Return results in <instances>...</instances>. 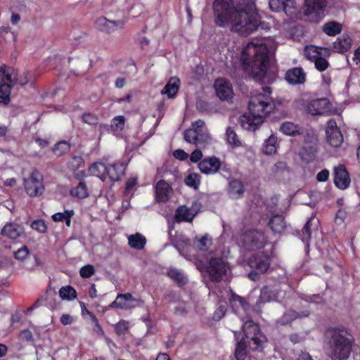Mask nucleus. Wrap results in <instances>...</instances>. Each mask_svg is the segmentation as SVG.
Instances as JSON below:
<instances>
[{"label": "nucleus", "mask_w": 360, "mask_h": 360, "mask_svg": "<svg viewBox=\"0 0 360 360\" xmlns=\"http://www.w3.org/2000/svg\"><path fill=\"white\" fill-rule=\"evenodd\" d=\"M214 22L216 25L229 28L232 32L247 37L261 27L264 22L249 0H214L212 4Z\"/></svg>", "instance_id": "f257e3e1"}, {"label": "nucleus", "mask_w": 360, "mask_h": 360, "mask_svg": "<svg viewBox=\"0 0 360 360\" xmlns=\"http://www.w3.org/2000/svg\"><path fill=\"white\" fill-rule=\"evenodd\" d=\"M355 340L350 329L342 326H329L323 334V347L331 360H348Z\"/></svg>", "instance_id": "f03ea898"}, {"label": "nucleus", "mask_w": 360, "mask_h": 360, "mask_svg": "<svg viewBox=\"0 0 360 360\" xmlns=\"http://www.w3.org/2000/svg\"><path fill=\"white\" fill-rule=\"evenodd\" d=\"M241 61L245 70L255 81L264 82L269 63V51L265 44L248 43L243 49Z\"/></svg>", "instance_id": "7ed1b4c3"}, {"label": "nucleus", "mask_w": 360, "mask_h": 360, "mask_svg": "<svg viewBox=\"0 0 360 360\" xmlns=\"http://www.w3.org/2000/svg\"><path fill=\"white\" fill-rule=\"evenodd\" d=\"M273 108L274 103L269 96L259 94L252 97L249 102V110L252 119L244 116L240 122L242 127L248 131H255Z\"/></svg>", "instance_id": "20e7f679"}, {"label": "nucleus", "mask_w": 360, "mask_h": 360, "mask_svg": "<svg viewBox=\"0 0 360 360\" xmlns=\"http://www.w3.org/2000/svg\"><path fill=\"white\" fill-rule=\"evenodd\" d=\"M242 328L244 333V338L246 342H248V347L252 351L261 352L264 349V344L267 339L261 331L258 324L252 320L242 319Z\"/></svg>", "instance_id": "39448f33"}, {"label": "nucleus", "mask_w": 360, "mask_h": 360, "mask_svg": "<svg viewBox=\"0 0 360 360\" xmlns=\"http://www.w3.org/2000/svg\"><path fill=\"white\" fill-rule=\"evenodd\" d=\"M326 6V0H305L303 10L305 20L310 22H319L325 15Z\"/></svg>", "instance_id": "423d86ee"}, {"label": "nucleus", "mask_w": 360, "mask_h": 360, "mask_svg": "<svg viewBox=\"0 0 360 360\" xmlns=\"http://www.w3.org/2000/svg\"><path fill=\"white\" fill-rule=\"evenodd\" d=\"M240 242L245 249L255 250L262 248L264 246L266 238L261 231L248 230L241 234Z\"/></svg>", "instance_id": "0eeeda50"}, {"label": "nucleus", "mask_w": 360, "mask_h": 360, "mask_svg": "<svg viewBox=\"0 0 360 360\" xmlns=\"http://www.w3.org/2000/svg\"><path fill=\"white\" fill-rule=\"evenodd\" d=\"M229 270L228 264L220 257H212L206 267L210 280L217 283L224 279Z\"/></svg>", "instance_id": "6e6552de"}, {"label": "nucleus", "mask_w": 360, "mask_h": 360, "mask_svg": "<svg viewBox=\"0 0 360 360\" xmlns=\"http://www.w3.org/2000/svg\"><path fill=\"white\" fill-rule=\"evenodd\" d=\"M24 186L26 193L30 197L42 195L44 191L43 176L36 169H34L29 178L24 179Z\"/></svg>", "instance_id": "1a4fd4ad"}, {"label": "nucleus", "mask_w": 360, "mask_h": 360, "mask_svg": "<svg viewBox=\"0 0 360 360\" xmlns=\"http://www.w3.org/2000/svg\"><path fill=\"white\" fill-rule=\"evenodd\" d=\"M317 137L313 134L309 135L307 134L300 151L301 158L304 161L311 162L315 159L317 152Z\"/></svg>", "instance_id": "9d476101"}, {"label": "nucleus", "mask_w": 360, "mask_h": 360, "mask_svg": "<svg viewBox=\"0 0 360 360\" xmlns=\"http://www.w3.org/2000/svg\"><path fill=\"white\" fill-rule=\"evenodd\" d=\"M327 142L333 147H339L343 142L342 134L334 120H330L326 129Z\"/></svg>", "instance_id": "9b49d317"}, {"label": "nucleus", "mask_w": 360, "mask_h": 360, "mask_svg": "<svg viewBox=\"0 0 360 360\" xmlns=\"http://www.w3.org/2000/svg\"><path fill=\"white\" fill-rule=\"evenodd\" d=\"M196 133L195 131L186 130L184 134L185 141L202 148L210 143L211 136L207 131Z\"/></svg>", "instance_id": "f8f14e48"}, {"label": "nucleus", "mask_w": 360, "mask_h": 360, "mask_svg": "<svg viewBox=\"0 0 360 360\" xmlns=\"http://www.w3.org/2000/svg\"><path fill=\"white\" fill-rule=\"evenodd\" d=\"M124 24L125 22L123 20H110L105 17H100L95 22L96 29L106 34H110L117 30L122 29Z\"/></svg>", "instance_id": "ddd939ff"}, {"label": "nucleus", "mask_w": 360, "mask_h": 360, "mask_svg": "<svg viewBox=\"0 0 360 360\" xmlns=\"http://www.w3.org/2000/svg\"><path fill=\"white\" fill-rule=\"evenodd\" d=\"M334 183L335 186L342 190L347 188L350 184L349 173L343 165H339L334 169Z\"/></svg>", "instance_id": "4468645a"}, {"label": "nucleus", "mask_w": 360, "mask_h": 360, "mask_svg": "<svg viewBox=\"0 0 360 360\" xmlns=\"http://www.w3.org/2000/svg\"><path fill=\"white\" fill-rule=\"evenodd\" d=\"M229 302L231 305V312L233 314H241L247 312L250 309V304L246 300L231 291Z\"/></svg>", "instance_id": "2eb2a0df"}, {"label": "nucleus", "mask_w": 360, "mask_h": 360, "mask_svg": "<svg viewBox=\"0 0 360 360\" xmlns=\"http://www.w3.org/2000/svg\"><path fill=\"white\" fill-rule=\"evenodd\" d=\"M221 165L220 160L217 157L205 158L198 164V168L202 173L206 174L217 173Z\"/></svg>", "instance_id": "dca6fc26"}, {"label": "nucleus", "mask_w": 360, "mask_h": 360, "mask_svg": "<svg viewBox=\"0 0 360 360\" xmlns=\"http://www.w3.org/2000/svg\"><path fill=\"white\" fill-rule=\"evenodd\" d=\"M217 96L222 101H229L233 96V91L229 82L223 79H217L214 83Z\"/></svg>", "instance_id": "f3484780"}, {"label": "nucleus", "mask_w": 360, "mask_h": 360, "mask_svg": "<svg viewBox=\"0 0 360 360\" xmlns=\"http://www.w3.org/2000/svg\"><path fill=\"white\" fill-rule=\"evenodd\" d=\"M270 257L268 255H254L250 259V266L255 269L257 273H265L270 266Z\"/></svg>", "instance_id": "a211bd4d"}, {"label": "nucleus", "mask_w": 360, "mask_h": 360, "mask_svg": "<svg viewBox=\"0 0 360 360\" xmlns=\"http://www.w3.org/2000/svg\"><path fill=\"white\" fill-rule=\"evenodd\" d=\"M285 79L290 84H302L306 81V74L301 68H292L285 72Z\"/></svg>", "instance_id": "6ab92c4d"}, {"label": "nucleus", "mask_w": 360, "mask_h": 360, "mask_svg": "<svg viewBox=\"0 0 360 360\" xmlns=\"http://www.w3.org/2000/svg\"><path fill=\"white\" fill-rule=\"evenodd\" d=\"M172 188L165 180L159 181L155 186V199L157 202H166L169 200Z\"/></svg>", "instance_id": "aec40b11"}, {"label": "nucleus", "mask_w": 360, "mask_h": 360, "mask_svg": "<svg viewBox=\"0 0 360 360\" xmlns=\"http://www.w3.org/2000/svg\"><path fill=\"white\" fill-rule=\"evenodd\" d=\"M329 108V102L326 98L313 100L307 105V110L314 115H322Z\"/></svg>", "instance_id": "412c9836"}, {"label": "nucleus", "mask_w": 360, "mask_h": 360, "mask_svg": "<svg viewBox=\"0 0 360 360\" xmlns=\"http://www.w3.org/2000/svg\"><path fill=\"white\" fill-rule=\"evenodd\" d=\"M0 82H6L8 84L13 87L18 82L17 72L12 68L3 65L0 67Z\"/></svg>", "instance_id": "4be33fe9"}, {"label": "nucleus", "mask_w": 360, "mask_h": 360, "mask_svg": "<svg viewBox=\"0 0 360 360\" xmlns=\"http://www.w3.org/2000/svg\"><path fill=\"white\" fill-rule=\"evenodd\" d=\"M24 233L22 226L13 223L6 224L1 229V234L11 239H16Z\"/></svg>", "instance_id": "5701e85b"}, {"label": "nucleus", "mask_w": 360, "mask_h": 360, "mask_svg": "<svg viewBox=\"0 0 360 360\" xmlns=\"http://www.w3.org/2000/svg\"><path fill=\"white\" fill-rule=\"evenodd\" d=\"M124 174V168L122 164L116 162L106 165L105 175L111 181H116L121 179Z\"/></svg>", "instance_id": "b1692460"}, {"label": "nucleus", "mask_w": 360, "mask_h": 360, "mask_svg": "<svg viewBox=\"0 0 360 360\" xmlns=\"http://www.w3.org/2000/svg\"><path fill=\"white\" fill-rule=\"evenodd\" d=\"M134 301L130 293L120 294L112 302V306L120 309H129L134 306Z\"/></svg>", "instance_id": "393cba45"}, {"label": "nucleus", "mask_w": 360, "mask_h": 360, "mask_svg": "<svg viewBox=\"0 0 360 360\" xmlns=\"http://www.w3.org/2000/svg\"><path fill=\"white\" fill-rule=\"evenodd\" d=\"M229 195L233 198H240L244 193V186L241 181L233 179L230 181L228 188Z\"/></svg>", "instance_id": "a878e982"}, {"label": "nucleus", "mask_w": 360, "mask_h": 360, "mask_svg": "<svg viewBox=\"0 0 360 360\" xmlns=\"http://www.w3.org/2000/svg\"><path fill=\"white\" fill-rule=\"evenodd\" d=\"M195 217V214H193L191 209L185 205L180 206L177 208L175 212V221L176 222L181 221H192Z\"/></svg>", "instance_id": "bb28decb"}, {"label": "nucleus", "mask_w": 360, "mask_h": 360, "mask_svg": "<svg viewBox=\"0 0 360 360\" xmlns=\"http://www.w3.org/2000/svg\"><path fill=\"white\" fill-rule=\"evenodd\" d=\"M268 225L275 233H281L286 226L284 217L280 214L274 215Z\"/></svg>", "instance_id": "cd10ccee"}, {"label": "nucleus", "mask_w": 360, "mask_h": 360, "mask_svg": "<svg viewBox=\"0 0 360 360\" xmlns=\"http://www.w3.org/2000/svg\"><path fill=\"white\" fill-rule=\"evenodd\" d=\"M70 195L78 199H84L89 196V189L84 181H80L77 186L70 191Z\"/></svg>", "instance_id": "c85d7f7f"}, {"label": "nucleus", "mask_w": 360, "mask_h": 360, "mask_svg": "<svg viewBox=\"0 0 360 360\" xmlns=\"http://www.w3.org/2000/svg\"><path fill=\"white\" fill-rule=\"evenodd\" d=\"M179 82L180 80L179 78L172 77L163 88L161 93L162 94H167L168 98H173L178 92Z\"/></svg>", "instance_id": "c756f323"}, {"label": "nucleus", "mask_w": 360, "mask_h": 360, "mask_svg": "<svg viewBox=\"0 0 360 360\" xmlns=\"http://www.w3.org/2000/svg\"><path fill=\"white\" fill-rule=\"evenodd\" d=\"M342 25L337 21H329L326 22L323 27V32L328 36H335L342 32Z\"/></svg>", "instance_id": "7c9ffc66"}, {"label": "nucleus", "mask_w": 360, "mask_h": 360, "mask_svg": "<svg viewBox=\"0 0 360 360\" xmlns=\"http://www.w3.org/2000/svg\"><path fill=\"white\" fill-rule=\"evenodd\" d=\"M128 240L129 246L136 250L143 249L146 243V238L139 233L129 236Z\"/></svg>", "instance_id": "2f4dec72"}, {"label": "nucleus", "mask_w": 360, "mask_h": 360, "mask_svg": "<svg viewBox=\"0 0 360 360\" xmlns=\"http://www.w3.org/2000/svg\"><path fill=\"white\" fill-rule=\"evenodd\" d=\"M352 45V39L349 37H343L338 38L333 43V49L338 53H344L347 51Z\"/></svg>", "instance_id": "473e14b6"}, {"label": "nucleus", "mask_w": 360, "mask_h": 360, "mask_svg": "<svg viewBox=\"0 0 360 360\" xmlns=\"http://www.w3.org/2000/svg\"><path fill=\"white\" fill-rule=\"evenodd\" d=\"M106 165L102 162H94L89 168L91 175L99 177L102 181L106 179Z\"/></svg>", "instance_id": "72a5a7b5"}, {"label": "nucleus", "mask_w": 360, "mask_h": 360, "mask_svg": "<svg viewBox=\"0 0 360 360\" xmlns=\"http://www.w3.org/2000/svg\"><path fill=\"white\" fill-rule=\"evenodd\" d=\"M280 130L288 136H296L302 134V129L291 122H285L281 127Z\"/></svg>", "instance_id": "f704fd0d"}, {"label": "nucleus", "mask_w": 360, "mask_h": 360, "mask_svg": "<svg viewBox=\"0 0 360 360\" xmlns=\"http://www.w3.org/2000/svg\"><path fill=\"white\" fill-rule=\"evenodd\" d=\"M276 290L269 286H264L261 290L260 296L258 302H267L276 300L277 299Z\"/></svg>", "instance_id": "c9c22d12"}, {"label": "nucleus", "mask_w": 360, "mask_h": 360, "mask_svg": "<svg viewBox=\"0 0 360 360\" xmlns=\"http://www.w3.org/2000/svg\"><path fill=\"white\" fill-rule=\"evenodd\" d=\"M167 275L179 286L184 285L188 282V279L184 274L176 269H169L168 270Z\"/></svg>", "instance_id": "e433bc0d"}, {"label": "nucleus", "mask_w": 360, "mask_h": 360, "mask_svg": "<svg viewBox=\"0 0 360 360\" xmlns=\"http://www.w3.org/2000/svg\"><path fill=\"white\" fill-rule=\"evenodd\" d=\"M285 15L290 18L296 17L298 12L297 4L295 0H284L283 8H282Z\"/></svg>", "instance_id": "4c0bfd02"}, {"label": "nucleus", "mask_w": 360, "mask_h": 360, "mask_svg": "<svg viewBox=\"0 0 360 360\" xmlns=\"http://www.w3.org/2000/svg\"><path fill=\"white\" fill-rule=\"evenodd\" d=\"M247 342L245 338L244 337L237 342L236 350H235V357L236 360H245L247 356Z\"/></svg>", "instance_id": "58836bf2"}, {"label": "nucleus", "mask_w": 360, "mask_h": 360, "mask_svg": "<svg viewBox=\"0 0 360 360\" xmlns=\"http://www.w3.org/2000/svg\"><path fill=\"white\" fill-rule=\"evenodd\" d=\"M322 50L323 49H319L314 46H307L304 50V54L307 59L314 61L322 54L321 51H320ZM323 50L327 51L326 49H323Z\"/></svg>", "instance_id": "ea45409f"}, {"label": "nucleus", "mask_w": 360, "mask_h": 360, "mask_svg": "<svg viewBox=\"0 0 360 360\" xmlns=\"http://www.w3.org/2000/svg\"><path fill=\"white\" fill-rule=\"evenodd\" d=\"M59 296L63 300H73L77 297V292L71 285H65L59 290Z\"/></svg>", "instance_id": "a19ab883"}, {"label": "nucleus", "mask_w": 360, "mask_h": 360, "mask_svg": "<svg viewBox=\"0 0 360 360\" xmlns=\"http://www.w3.org/2000/svg\"><path fill=\"white\" fill-rule=\"evenodd\" d=\"M277 138L271 135L265 141L264 153L266 155H272L277 150Z\"/></svg>", "instance_id": "79ce46f5"}, {"label": "nucleus", "mask_w": 360, "mask_h": 360, "mask_svg": "<svg viewBox=\"0 0 360 360\" xmlns=\"http://www.w3.org/2000/svg\"><path fill=\"white\" fill-rule=\"evenodd\" d=\"M12 87L6 82H0V102L8 104L10 102L11 90Z\"/></svg>", "instance_id": "37998d69"}, {"label": "nucleus", "mask_w": 360, "mask_h": 360, "mask_svg": "<svg viewBox=\"0 0 360 360\" xmlns=\"http://www.w3.org/2000/svg\"><path fill=\"white\" fill-rule=\"evenodd\" d=\"M211 244L210 240L207 238V235L203 236L200 238H195L193 240L194 248L200 251H205L208 249L209 245Z\"/></svg>", "instance_id": "c03bdc74"}, {"label": "nucleus", "mask_w": 360, "mask_h": 360, "mask_svg": "<svg viewBox=\"0 0 360 360\" xmlns=\"http://www.w3.org/2000/svg\"><path fill=\"white\" fill-rule=\"evenodd\" d=\"M226 140L229 144L233 147H238L241 145L238 135L233 127H228L226 129Z\"/></svg>", "instance_id": "a18cd8bd"}, {"label": "nucleus", "mask_w": 360, "mask_h": 360, "mask_svg": "<svg viewBox=\"0 0 360 360\" xmlns=\"http://www.w3.org/2000/svg\"><path fill=\"white\" fill-rule=\"evenodd\" d=\"M70 150V145L66 141H60L56 143L53 151L57 156H62L69 152Z\"/></svg>", "instance_id": "49530a36"}, {"label": "nucleus", "mask_w": 360, "mask_h": 360, "mask_svg": "<svg viewBox=\"0 0 360 360\" xmlns=\"http://www.w3.org/2000/svg\"><path fill=\"white\" fill-rule=\"evenodd\" d=\"M184 181L187 186L197 190L200 184V176L195 173L191 174L185 179Z\"/></svg>", "instance_id": "de8ad7c7"}, {"label": "nucleus", "mask_w": 360, "mask_h": 360, "mask_svg": "<svg viewBox=\"0 0 360 360\" xmlns=\"http://www.w3.org/2000/svg\"><path fill=\"white\" fill-rule=\"evenodd\" d=\"M272 172L276 176H280L285 172H289V167L285 162L280 161L274 165Z\"/></svg>", "instance_id": "09e8293b"}, {"label": "nucleus", "mask_w": 360, "mask_h": 360, "mask_svg": "<svg viewBox=\"0 0 360 360\" xmlns=\"http://www.w3.org/2000/svg\"><path fill=\"white\" fill-rule=\"evenodd\" d=\"M13 269V262L12 259L7 257H0V270L10 272Z\"/></svg>", "instance_id": "8fccbe9b"}, {"label": "nucleus", "mask_w": 360, "mask_h": 360, "mask_svg": "<svg viewBox=\"0 0 360 360\" xmlns=\"http://www.w3.org/2000/svg\"><path fill=\"white\" fill-rule=\"evenodd\" d=\"M31 227L32 229L42 233H46L47 231V226L45 221L42 219L33 221L31 224Z\"/></svg>", "instance_id": "3c124183"}, {"label": "nucleus", "mask_w": 360, "mask_h": 360, "mask_svg": "<svg viewBox=\"0 0 360 360\" xmlns=\"http://www.w3.org/2000/svg\"><path fill=\"white\" fill-rule=\"evenodd\" d=\"M79 274L82 278H90L95 274V269L93 265L87 264L80 269Z\"/></svg>", "instance_id": "603ef678"}, {"label": "nucleus", "mask_w": 360, "mask_h": 360, "mask_svg": "<svg viewBox=\"0 0 360 360\" xmlns=\"http://www.w3.org/2000/svg\"><path fill=\"white\" fill-rule=\"evenodd\" d=\"M314 64L316 68L321 72L326 70L329 65L328 62L321 55L314 60Z\"/></svg>", "instance_id": "864d4df0"}, {"label": "nucleus", "mask_w": 360, "mask_h": 360, "mask_svg": "<svg viewBox=\"0 0 360 360\" xmlns=\"http://www.w3.org/2000/svg\"><path fill=\"white\" fill-rule=\"evenodd\" d=\"M284 0H269V8L274 12H281L283 8Z\"/></svg>", "instance_id": "5fc2aeb1"}, {"label": "nucleus", "mask_w": 360, "mask_h": 360, "mask_svg": "<svg viewBox=\"0 0 360 360\" xmlns=\"http://www.w3.org/2000/svg\"><path fill=\"white\" fill-rule=\"evenodd\" d=\"M29 255V250L27 247L24 246L17 251L14 252V257L20 261H23Z\"/></svg>", "instance_id": "6e6d98bb"}, {"label": "nucleus", "mask_w": 360, "mask_h": 360, "mask_svg": "<svg viewBox=\"0 0 360 360\" xmlns=\"http://www.w3.org/2000/svg\"><path fill=\"white\" fill-rule=\"evenodd\" d=\"M115 328L117 334H124L129 329V322L124 320L120 321L115 325Z\"/></svg>", "instance_id": "4d7b16f0"}, {"label": "nucleus", "mask_w": 360, "mask_h": 360, "mask_svg": "<svg viewBox=\"0 0 360 360\" xmlns=\"http://www.w3.org/2000/svg\"><path fill=\"white\" fill-rule=\"evenodd\" d=\"M82 120L84 122L91 124V125H95L98 123V117L91 113H84L82 115Z\"/></svg>", "instance_id": "13d9d810"}, {"label": "nucleus", "mask_w": 360, "mask_h": 360, "mask_svg": "<svg viewBox=\"0 0 360 360\" xmlns=\"http://www.w3.org/2000/svg\"><path fill=\"white\" fill-rule=\"evenodd\" d=\"M205 123L202 120H198L192 124V128L188 129L187 130L195 131L198 133L203 132Z\"/></svg>", "instance_id": "bf43d9fd"}, {"label": "nucleus", "mask_w": 360, "mask_h": 360, "mask_svg": "<svg viewBox=\"0 0 360 360\" xmlns=\"http://www.w3.org/2000/svg\"><path fill=\"white\" fill-rule=\"evenodd\" d=\"M310 222H311V220L310 219L308 220L302 229V239L303 241L307 242L311 238V231H310V227H309Z\"/></svg>", "instance_id": "052dcab7"}, {"label": "nucleus", "mask_w": 360, "mask_h": 360, "mask_svg": "<svg viewBox=\"0 0 360 360\" xmlns=\"http://www.w3.org/2000/svg\"><path fill=\"white\" fill-rule=\"evenodd\" d=\"M19 338L20 340L27 342H32L34 340L32 333L29 329L22 330L20 333Z\"/></svg>", "instance_id": "680f3d73"}, {"label": "nucleus", "mask_w": 360, "mask_h": 360, "mask_svg": "<svg viewBox=\"0 0 360 360\" xmlns=\"http://www.w3.org/2000/svg\"><path fill=\"white\" fill-rule=\"evenodd\" d=\"M124 124V117L123 116L115 117L112 122V126L115 127L117 129H122Z\"/></svg>", "instance_id": "e2e57ef3"}, {"label": "nucleus", "mask_w": 360, "mask_h": 360, "mask_svg": "<svg viewBox=\"0 0 360 360\" xmlns=\"http://www.w3.org/2000/svg\"><path fill=\"white\" fill-rule=\"evenodd\" d=\"M41 300H37L34 304L27 309H21L18 311H16V314H27L31 312L34 309L37 308L40 306Z\"/></svg>", "instance_id": "0e129e2a"}, {"label": "nucleus", "mask_w": 360, "mask_h": 360, "mask_svg": "<svg viewBox=\"0 0 360 360\" xmlns=\"http://www.w3.org/2000/svg\"><path fill=\"white\" fill-rule=\"evenodd\" d=\"M329 176V171L328 169H323L319 172L316 175V179L318 181L323 182L328 180Z\"/></svg>", "instance_id": "69168bd1"}, {"label": "nucleus", "mask_w": 360, "mask_h": 360, "mask_svg": "<svg viewBox=\"0 0 360 360\" xmlns=\"http://www.w3.org/2000/svg\"><path fill=\"white\" fill-rule=\"evenodd\" d=\"M202 157V153L200 150L196 149L192 152L190 156V160L193 162H198Z\"/></svg>", "instance_id": "338daca9"}, {"label": "nucleus", "mask_w": 360, "mask_h": 360, "mask_svg": "<svg viewBox=\"0 0 360 360\" xmlns=\"http://www.w3.org/2000/svg\"><path fill=\"white\" fill-rule=\"evenodd\" d=\"M174 156L175 158L180 160H185L188 158V154L186 153L184 150L178 149L174 152Z\"/></svg>", "instance_id": "774afa93"}]
</instances>
